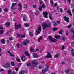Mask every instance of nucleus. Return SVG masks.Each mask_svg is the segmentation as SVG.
<instances>
[{
	"label": "nucleus",
	"instance_id": "obj_1",
	"mask_svg": "<svg viewBox=\"0 0 74 74\" xmlns=\"http://www.w3.org/2000/svg\"><path fill=\"white\" fill-rule=\"evenodd\" d=\"M48 24H46V23H44L42 25V27H43L42 29L44 31L45 30V29L48 27H50V25H51V23H48Z\"/></svg>",
	"mask_w": 74,
	"mask_h": 74
},
{
	"label": "nucleus",
	"instance_id": "obj_2",
	"mask_svg": "<svg viewBox=\"0 0 74 74\" xmlns=\"http://www.w3.org/2000/svg\"><path fill=\"white\" fill-rule=\"evenodd\" d=\"M48 37L49 40L51 41H52V42H55L57 41V39H53L52 37L51 36H49Z\"/></svg>",
	"mask_w": 74,
	"mask_h": 74
},
{
	"label": "nucleus",
	"instance_id": "obj_3",
	"mask_svg": "<svg viewBox=\"0 0 74 74\" xmlns=\"http://www.w3.org/2000/svg\"><path fill=\"white\" fill-rule=\"evenodd\" d=\"M29 42H30V40L26 39L23 41V44L24 45H26L29 43Z\"/></svg>",
	"mask_w": 74,
	"mask_h": 74
},
{
	"label": "nucleus",
	"instance_id": "obj_4",
	"mask_svg": "<svg viewBox=\"0 0 74 74\" xmlns=\"http://www.w3.org/2000/svg\"><path fill=\"white\" fill-rule=\"evenodd\" d=\"M22 27V25L21 24L17 25L15 26V30H18V29H21Z\"/></svg>",
	"mask_w": 74,
	"mask_h": 74
},
{
	"label": "nucleus",
	"instance_id": "obj_5",
	"mask_svg": "<svg viewBox=\"0 0 74 74\" xmlns=\"http://www.w3.org/2000/svg\"><path fill=\"white\" fill-rule=\"evenodd\" d=\"M43 15L44 17L45 18H47V16H48V12H47L46 11L43 12Z\"/></svg>",
	"mask_w": 74,
	"mask_h": 74
},
{
	"label": "nucleus",
	"instance_id": "obj_6",
	"mask_svg": "<svg viewBox=\"0 0 74 74\" xmlns=\"http://www.w3.org/2000/svg\"><path fill=\"white\" fill-rule=\"evenodd\" d=\"M63 18L64 21L67 22H69L70 21L69 18L67 17L66 16H64L63 17Z\"/></svg>",
	"mask_w": 74,
	"mask_h": 74
},
{
	"label": "nucleus",
	"instance_id": "obj_7",
	"mask_svg": "<svg viewBox=\"0 0 74 74\" xmlns=\"http://www.w3.org/2000/svg\"><path fill=\"white\" fill-rule=\"evenodd\" d=\"M36 60H33L32 61V63H33L34 64V65H36V66H37L38 64V62H36Z\"/></svg>",
	"mask_w": 74,
	"mask_h": 74
},
{
	"label": "nucleus",
	"instance_id": "obj_8",
	"mask_svg": "<svg viewBox=\"0 0 74 74\" xmlns=\"http://www.w3.org/2000/svg\"><path fill=\"white\" fill-rule=\"evenodd\" d=\"M10 64L8 63H7L4 64L3 66V67H4V68H8V67H10Z\"/></svg>",
	"mask_w": 74,
	"mask_h": 74
},
{
	"label": "nucleus",
	"instance_id": "obj_9",
	"mask_svg": "<svg viewBox=\"0 0 74 74\" xmlns=\"http://www.w3.org/2000/svg\"><path fill=\"white\" fill-rule=\"evenodd\" d=\"M71 55L72 56H74V49H71Z\"/></svg>",
	"mask_w": 74,
	"mask_h": 74
},
{
	"label": "nucleus",
	"instance_id": "obj_10",
	"mask_svg": "<svg viewBox=\"0 0 74 74\" xmlns=\"http://www.w3.org/2000/svg\"><path fill=\"white\" fill-rule=\"evenodd\" d=\"M18 6L20 7V8L18 9V11H21L22 10V5L21 4L19 3L18 5Z\"/></svg>",
	"mask_w": 74,
	"mask_h": 74
},
{
	"label": "nucleus",
	"instance_id": "obj_11",
	"mask_svg": "<svg viewBox=\"0 0 74 74\" xmlns=\"http://www.w3.org/2000/svg\"><path fill=\"white\" fill-rule=\"evenodd\" d=\"M49 18L51 20H53V18H52V14L51 13L49 14Z\"/></svg>",
	"mask_w": 74,
	"mask_h": 74
},
{
	"label": "nucleus",
	"instance_id": "obj_12",
	"mask_svg": "<svg viewBox=\"0 0 74 74\" xmlns=\"http://www.w3.org/2000/svg\"><path fill=\"white\" fill-rule=\"evenodd\" d=\"M10 23L9 22H7L5 23V26H6L7 27H10Z\"/></svg>",
	"mask_w": 74,
	"mask_h": 74
},
{
	"label": "nucleus",
	"instance_id": "obj_13",
	"mask_svg": "<svg viewBox=\"0 0 74 74\" xmlns=\"http://www.w3.org/2000/svg\"><path fill=\"white\" fill-rule=\"evenodd\" d=\"M38 56L37 55V54L34 53L33 54V57L34 58H38Z\"/></svg>",
	"mask_w": 74,
	"mask_h": 74
},
{
	"label": "nucleus",
	"instance_id": "obj_14",
	"mask_svg": "<svg viewBox=\"0 0 74 74\" xmlns=\"http://www.w3.org/2000/svg\"><path fill=\"white\" fill-rule=\"evenodd\" d=\"M17 5L16 3H12L11 8V10L12 9V8H13L14 6H15V5Z\"/></svg>",
	"mask_w": 74,
	"mask_h": 74
},
{
	"label": "nucleus",
	"instance_id": "obj_15",
	"mask_svg": "<svg viewBox=\"0 0 74 74\" xmlns=\"http://www.w3.org/2000/svg\"><path fill=\"white\" fill-rule=\"evenodd\" d=\"M1 43H2V44H4L5 43V40L4 39H1Z\"/></svg>",
	"mask_w": 74,
	"mask_h": 74
},
{
	"label": "nucleus",
	"instance_id": "obj_16",
	"mask_svg": "<svg viewBox=\"0 0 74 74\" xmlns=\"http://www.w3.org/2000/svg\"><path fill=\"white\" fill-rule=\"evenodd\" d=\"M47 71H48L47 69H46V70H45V69H42L41 74H45L44 73H45V72H47Z\"/></svg>",
	"mask_w": 74,
	"mask_h": 74
},
{
	"label": "nucleus",
	"instance_id": "obj_17",
	"mask_svg": "<svg viewBox=\"0 0 74 74\" xmlns=\"http://www.w3.org/2000/svg\"><path fill=\"white\" fill-rule=\"evenodd\" d=\"M46 58H51L52 56H51V54L50 53H49L46 56H45Z\"/></svg>",
	"mask_w": 74,
	"mask_h": 74
},
{
	"label": "nucleus",
	"instance_id": "obj_18",
	"mask_svg": "<svg viewBox=\"0 0 74 74\" xmlns=\"http://www.w3.org/2000/svg\"><path fill=\"white\" fill-rule=\"evenodd\" d=\"M24 53L25 54V55L27 56H30V54L27 51H25L24 52Z\"/></svg>",
	"mask_w": 74,
	"mask_h": 74
},
{
	"label": "nucleus",
	"instance_id": "obj_19",
	"mask_svg": "<svg viewBox=\"0 0 74 74\" xmlns=\"http://www.w3.org/2000/svg\"><path fill=\"white\" fill-rule=\"evenodd\" d=\"M55 37L56 39H58V38H60V36L56 35L55 36Z\"/></svg>",
	"mask_w": 74,
	"mask_h": 74
},
{
	"label": "nucleus",
	"instance_id": "obj_20",
	"mask_svg": "<svg viewBox=\"0 0 74 74\" xmlns=\"http://www.w3.org/2000/svg\"><path fill=\"white\" fill-rule=\"evenodd\" d=\"M25 71H20L19 72V74H24L25 73Z\"/></svg>",
	"mask_w": 74,
	"mask_h": 74
},
{
	"label": "nucleus",
	"instance_id": "obj_21",
	"mask_svg": "<svg viewBox=\"0 0 74 74\" xmlns=\"http://www.w3.org/2000/svg\"><path fill=\"white\" fill-rule=\"evenodd\" d=\"M21 59L22 61H25V57L24 56H23L21 57Z\"/></svg>",
	"mask_w": 74,
	"mask_h": 74
},
{
	"label": "nucleus",
	"instance_id": "obj_22",
	"mask_svg": "<svg viewBox=\"0 0 74 74\" xmlns=\"http://www.w3.org/2000/svg\"><path fill=\"white\" fill-rule=\"evenodd\" d=\"M67 13H68V14H69L70 16H72V14H71V13L70 12V10H68L67 11Z\"/></svg>",
	"mask_w": 74,
	"mask_h": 74
},
{
	"label": "nucleus",
	"instance_id": "obj_23",
	"mask_svg": "<svg viewBox=\"0 0 74 74\" xmlns=\"http://www.w3.org/2000/svg\"><path fill=\"white\" fill-rule=\"evenodd\" d=\"M16 60L18 62H21V60H20V59L18 57V56H17L16 58Z\"/></svg>",
	"mask_w": 74,
	"mask_h": 74
},
{
	"label": "nucleus",
	"instance_id": "obj_24",
	"mask_svg": "<svg viewBox=\"0 0 74 74\" xmlns=\"http://www.w3.org/2000/svg\"><path fill=\"white\" fill-rule=\"evenodd\" d=\"M53 30L54 31V32H55V31H56V30H57L58 29V28H56V27H54L53 28Z\"/></svg>",
	"mask_w": 74,
	"mask_h": 74
},
{
	"label": "nucleus",
	"instance_id": "obj_25",
	"mask_svg": "<svg viewBox=\"0 0 74 74\" xmlns=\"http://www.w3.org/2000/svg\"><path fill=\"white\" fill-rule=\"evenodd\" d=\"M70 71V70L69 69H68L67 70L65 71V73H66V74H68L69 71Z\"/></svg>",
	"mask_w": 74,
	"mask_h": 74
},
{
	"label": "nucleus",
	"instance_id": "obj_26",
	"mask_svg": "<svg viewBox=\"0 0 74 74\" xmlns=\"http://www.w3.org/2000/svg\"><path fill=\"white\" fill-rule=\"evenodd\" d=\"M46 67L47 68H45V69L44 70H46V69H47V71H48V70H49V69H48V68H49V65H48L47 66H46Z\"/></svg>",
	"mask_w": 74,
	"mask_h": 74
},
{
	"label": "nucleus",
	"instance_id": "obj_27",
	"mask_svg": "<svg viewBox=\"0 0 74 74\" xmlns=\"http://www.w3.org/2000/svg\"><path fill=\"white\" fill-rule=\"evenodd\" d=\"M29 35L30 36H31V37H32L33 35V33L31 32H29Z\"/></svg>",
	"mask_w": 74,
	"mask_h": 74
},
{
	"label": "nucleus",
	"instance_id": "obj_28",
	"mask_svg": "<svg viewBox=\"0 0 74 74\" xmlns=\"http://www.w3.org/2000/svg\"><path fill=\"white\" fill-rule=\"evenodd\" d=\"M42 36H41L38 39V42H40V40H42Z\"/></svg>",
	"mask_w": 74,
	"mask_h": 74
},
{
	"label": "nucleus",
	"instance_id": "obj_29",
	"mask_svg": "<svg viewBox=\"0 0 74 74\" xmlns=\"http://www.w3.org/2000/svg\"><path fill=\"white\" fill-rule=\"evenodd\" d=\"M42 8L44 9H46V8H47L45 7V5H44V4H43L42 5Z\"/></svg>",
	"mask_w": 74,
	"mask_h": 74
},
{
	"label": "nucleus",
	"instance_id": "obj_30",
	"mask_svg": "<svg viewBox=\"0 0 74 74\" xmlns=\"http://www.w3.org/2000/svg\"><path fill=\"white\" fill-rule=\"evenodd\" d=\"M63 30H61V31H59V32H58V33L60 34H63Z\"/></svg>",
	"mask_w": 74,
	"mask_h": 74
},
{
	"label": "nucleus",
	"instance_id": "obj_31",
	"mask_svg": "<svg viewBox=\"0 0 74 74\" xmlns=\"http://www.w3.org/2000/svg\"><path fill=\"white\" fill-rule=\"evenodd\" d=\"M4 33V30H0V34H2Z\"/></svg>",
	"mask_w": 74,
	"mask_h": 74
},
{
	"label": "nucleus",
	"instance_id": "obj_32",
	"mask_svg": "<svg viewBox=\"0 0 74 74\" xmlns=\"http://www.w3.org/2000/svg\"><path fill=\"white\" fill-rule=\"evenodd\" d=\"M23 19L24 21H26V17L25 16L23 17Z\"/></svg>",
	"mask_w": 74,
	"mask_h": 74
},
{
	"label": "nucleus",
	"instance_id": "obj_33",
	"mask_svg": "<svg viewBox=\"0 0 74 74\" xmlns=\"http://www.w3.org/2000/svg\"><path fill=\"white\" fill-rule=\"evenodd\" d=\"M42 6H40L39 7V10L40 11H41L42 10Z\"/></svg>",
	"mask_w": 74,
	"mask_h": 74
},
{
	"label": "nucleus",
	"instance_id": "obj_34",
	"mask_svg": "<svg viewBox=\"0 0 74 74\" xmlns=\"http://www.w3.org/2000/svg\"><path fill=\"white\" fill-rule=\"evenodd\" d=\"M71 33H73V37L74 38V31L73 30H71Z\"/></svg>",
	"mask_w": 74,
	"mask_h": 74
},
{
	"label": "nucleus",
	"instance_id": "obj_35",
	"mask_svg": "<svg viewBox=\"0 0 74 74\" xmlns=\"http://www.w3.org/2000/svg\"><path fill=\"white\" fill-rule=\"evenodd\" d=\"M11 64L12 66H15V64H14V62L12 61L11 62Z\"/></svg>",
	"mask_w": 74,
	"mask_h": 74
},
{
	"label": "nucleus",
	"instance_id": "obj_36",
	"mask_svg": "<svg viewBox=\"0 0 74 74\" xmlns=\"http://www.w3.org/2000/svg\"><path fill=\"white\" fill-rule=\"evenodd\" d=\"M26 65L27 66V67H29V66H31V64L30 63H27L26 64Z\"/></svg>",
	"mask_w": 74,
	"mask_h": 74
},
{
	"label": "nucleus",
	"instance_id": "obj_37",
	"mask_svg": "<svg viewBox=\"0 0 74 74\" xmlns=\"http://www.w3.org/2000/svg\"><path fill=\"white\" fill-rule=\"evenodd\" d=\"M71 24H70L68 25L67 28L70 29V28H71Z\"/></svg>",
	"mask_w": 74,
	"mask_h": 74
},
{
	"label": "nucleus",
	"instance_id": "obj_38",
	"mask_svg": "<svg viewBox=\"0 0 74 74\" xmlns=\"http://www.w3.org/2000/svg\"><path fill=\"white\" fill-rule=\"evenodd\" d=\"M58 57H59V55H58V54H56L54 56V58H58Z\"/></svg>",
	"mask_w": 74,
	"mask_h": 74
},
{
	"label": "nucleus",
	"instance_id": "obj_39",
	"mask_svg": "<svg viewBox=\"0 0 74 74\" xmlns=\"http://www.w3.org/2000/svg\"><path fill=\"white\" fill-rule=\"evenodd\" d=\"M36 33H37V34H36V35H38L40 33V32H39L38 30H37L36 31Z\"/></svg>",
	"mask_w": 74,
	"mask_h": 74
},
{
	"label": "nucleus",
	"instance_id": "obj_40",
	"mask_svg": "<svg viewBox=\"0 0 74 74\" xmlns=\"http://www.w3.org/2000/svg\"><path fill=\"white\" fill-rule=\"evenodd\" d=\"M30 51L31 52H34V49H32V48H31V49H30Z\"/></svg>",
	"mask_w": 74,
	"mask_h": 74
},
{
	"label": "nucleus",
	"instance_id": "obj_41",
	"mask_svg": "<svg viewBox=\"0 0 74 74\" xmlns=\"http://www.w3.org/2000/svg\"><path fill=\"white\" fill-rule=\"evenodd\" d=\"M38 30L39 31H41V27L40 26L38 29Z\"/></svg>",
	"mask_w": 74,
	"mask_h": 74
},
{
	"label": "nucleus",
	"instance_id": "obj_42",
	"mask_svg": "<svg viewBox=\"0 0 74 74\" xmlns=\"http://www.w3.org/2000/svg\"><path fill=\"white\" fill-rule=\"evenodd\" d=\"M11 71L10 70L8 71V74H11Z\"/></svg>",
	"mask_w": 74,
	"mask_h": 74
},
{
	"label": "nucleus",
	"instance_id": "obj_43",
	"mask_svg": "<svg viewBox=\"0 0 74 74\" xmlns=\"http://www.w3.org/2000/svg\"><path fill=\"white\" fill-rule=\"evenodd\" d=\"M13 38H12V37L9 38V39L11 41H12V40H13Z\"/></svg>",
	"mask_w": 74,
	"mask_h": 74
},
{
	"label": "nucleus",
	"instance_id": "obj_44",
	"mask_svg": "<svg viewBox=\"0 0 74 74\" xmlns=\"http://www.w3.org/2000/svg\"><path fill=\"white\" fill-rule=\"evenodd\" d=\"M24 25L25 27H29V25H28V24L27 23H25Z\"/></svg>",
	"mask_w": 74,
	"mask_h": 74
},
{
	"label": "nucleus",
	"instance_id": "obj_45",
	"mask_svg": "<svg viewBox=\"0 0 74 74\" xmlns=\"http://www.w3.org/2000/svg\"><path fill=\"white\" fill-rule=\"evenodd\" d=\"M21 38H25V35H23L21 36Z\"/></svg>",
	"mask_w": 74,
	"mask_h": 74
},
{
	"label": "nucleus",
	"instance_id": "obj_46",
	"mask_svg": "<svg viewBox=\"0 0 74 74\" xmlns=\"http://www.w3.org/2000/svg\"><path fill=\"white\" fill-rule=\"evenodd\" d=\"M4 11L5 12H7L8 11V10L7 9V8H5L4 9Z\"/></svg>",
	"mask_w": 74,
	"mask_h": 74
},
{
	"label": "nucleus",
	"instance_id": "obj_47",
	"mask_svg": "<svg viewBox=\"0 0 74 74\" xmlns=\"http://www.w3.org/2000/svg\"><path fill=\"white\" fill-rule=\"evenodd\" d=\"M33 7L34 8H37V6H36V5H33Z\"/></svg>",
	"mask_w": 74,
	"mask_h": 74
},
{
	"label": "nucleus",
	"instance_id": "obj_48",
	"mask_svg": "<svg viewBox=\"0 0 74 74\" xmlns=\"http://www.w3.org/2000/svg\"><path fill=\"white\" fill-rule=\"evenodd\" d=\"M53 25L55 27H56L58 25V24L56 23H55L54 24H53Z\"/></svg>",
	"mask_w": 74,
	"mask_h": 74
},
{
	"label": "nucleus",
	"instance_id": "obj_49",
	"mask_svg": "<svg viewBox=\"0 0 74 74\" xmlns=\"http://www.w3.org/2000/svg\"><path fill=\"white\" fill-rule=\"evenodd\" d=\"M15 70L17 71H18V70H19V68H15Z\"/></svg>",
	"mask_w": 74,
	"mask_h": 74
},
{
	"label": "nucleus",
	"instance_id": "obj_50",
	"mask_svg": "<svg viewBox=\"0 0 74 74\" xmlns=\"http://www.w3.org/2000/svg\"><path fill=\"white\" fill-rule=\"evenodd\" d=\"M62 40L64 41H65V40H66V38L64 37L62 38Z\"/></svg>",
	"mask_w": 74,
	"mask_h": 74
},
{
	"label": "nucleus",
	"instance_id": "obj_51",
	"mask_svg": "<svg viewBox=\"0 0 74 74\" xmlns=\"http://www.w3.org/2000/svg\"><path fill=\"white\" fill-rule=\"evenodd\" d=\"M17 46L18 47V48H19V43H18L17 45Z\"/></svg>",
	"mask_w": 74,
	"mask_h": 74
},
{
	"label": "nucleus",
	"instance_id": "obj_52",
	"mask_svg": "<svg viewBox=\"0 0 74 74\" xmlns=\"http://www.w3.org/2000/svg\"><path fill=\"white\" fill-rule=\"evenodd\" d=\"M60 12H61V13L62 12H63V9H62V8H60Z\"/></svg>",
	"mask_w": 74,
	"mask_h": 74
},
{
	"label": "nucleus",
	"instance_id": "obj_53",
	"mask_svg": "<svg viewBox=\"0 0 74 74\" xmlns=\"http://www.w3.org/2000/svg\"><path fill=\"white\" fill-rule=\"evenodd\" d=\"M68 2H69V4H70V3H71V0H68Z\"/></svg>",
	"mask_w": 74,
	"mask_h": 74
},
{
	"label": "nucleus",
	"instance_id": "obj_54",
	"mask_svg": "<svg viewBox=\"0 0 74 74\" xmlns=\"http://www.w3.org/2000/svg\"><path fill=\"white\" fill-rule=\"evenodd\" d=\"M50 3L51 4V5H53V2L52 1H50Z\"/></svg>",
	"mask_w": 74,
	"mask_h": 74
},
{
	"label": "nucleus",
	"instance_id": "obj_55",
	"mask_svg": "<svg viewBox=\"0 0 74 74\" xmlns=\"http://www.w3.org/2000/svg\"><path fill=\"white\" fill-rule=\"evenodd\" d=\"M39 3L40 4H42V1L41 0H39Z\"/></svg>",
	"mask_w": 74,
	"mask_h": 74
},
{
	"label": "nucleus",
	"instance_id": "obj_56",
	"mask_svg": "<svg viewBox=\"0 0 74 74\" xmlns=\"http://www.w3.org/2000/svg\"><path fill=\"white\" fill-rule=\"evenodd\" d=\"M38 68H39V69H41V68H42V66H39Z\"/></svg>",
	"mask_w": 74,
	"mask_h": 74
},
{
	"label": "nucleus",
	"instance_id": "obj_57",
	"mask_svg": "<svg viewBox=\"0 0 74 74\" xmlns=\"http://www.w3.org/2000/svg\"><path fill=\"white\" fill-rule=\"evenodd\" d=\"M3 27H2V26L1 25V26L0 27V29H3Z\"/></svg>",
	"mask_w": 74,
	"mask_h": 74
},
{
	"label": "nucleus",
	"instance_id": "obj_58",
	"mask_svg": "<svg viewBox=\"0 0 74 74\" xmlns=\"http://www.w3.org/2000/svg\"><path fill=\"white\" fill-rule=\"evenodd\" d=\"M66 34L67 36H68V32H67V31H66Z\"/></svg>",
	"mask_w": 74,
	"mask_h": 74
},
{
	"label": "nucleus",
	"instance_id": "obj_59",
	"mask_svg": "<svg viewBox=\"0 0 74 74\" xmlns=\"http://www.w3.org/2000/svg\"><path fill=\"white\" fill-rule=\"evenodd\" d=\"M55 5H54V6L56 7L57 6V3H55Z\"/></svg>",
	"mask_w": 74,
	"mask_h": 74
},
{
	"label": "nucleus",
	"instance_id": "obj_60",
	"mask_svg": "<svg viewBox=\"0 0 74 74\" xmlns=\"http://www.w3.org/2000/svg\"><path fill=\"white\" fill-rule=\"evenodd\" d=\"M64 49V46H63L62 47V49Z\"/></svg>",
	"mask_w": 74,
	"mask_h": 74
},
{
	"label": "nucleus",
	"instance_id": "obj_61",
	"mask_svg": "<svg viewBox=\"0 0 74 74\" xmlns=\"http://www.w3.org/2000/svg\"><path fill=\"white\" fill-rule=\"evenodd\" d=\"M0 71H4V69H1Z\"/></svg>",
	"mask_w": 74,
	"mask_h": 74
},
{
	"label": "nucleus",
	"instance_id": "obj_62",
	"mask_svg": "<svg viewBox=\"0 0 74 74\" xmlns=\"http://www.w3.org/2000/svg\"><path fill=\"white\" fill-rule=\"evenodd\" d=\"M10 55H11V56H13V57H14L15 56V55H13L12 54V53H11V54H10Z\"/></svg>",
	"mask_w": 74,
	"mask_h": 74
},
{
	"label": "nucleus",
	"instance_id": "obj_63",
	"mask_svg": "<svg viewBox=\"0 0 74 74\" xmlns=\"http://www.w3.org/2000/svg\"><path fill=\"white\" fill-rule=\"evenodd\" d=\"M27 8V5H25L24 6V8Z\"/></svg>",
	"mask_w": 74,
	"mask_h": 74
},
{
	"label": "nucleus",
	"instance_id": "obj_64",
	"mask_svg": "<svg viewBox=\"0 0 74 74\" xmlns=\"http://www.w3.org/2000/svg\"><path fill=\"white\" fill-rule=\"evenodd\" d=\"M12 74H16V72H12Z\"/></svg>",
	"mask_w": 74,
	"mask_h": 74
}]
</instances>
